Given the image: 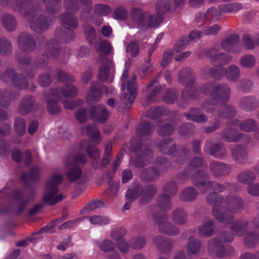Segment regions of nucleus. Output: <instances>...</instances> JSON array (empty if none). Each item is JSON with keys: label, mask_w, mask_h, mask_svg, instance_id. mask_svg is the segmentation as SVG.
Instances as JSON below:
<instances>
[{"label": "nucleus", "mask_w": 259, "mask_h": 259, "mask_svg": "<svg viewBox=\"0 0 259 259\" xmlns=\"http://www.w3.org/2000/svg\"><path fill=\"white\" fill-rule=\"evenodd\" d=\"M231 155L232 158L240 164L245 163L248 159L247 150L241 145H236L232 148Z\"/></svg>", "instance_id": "393cba45"}, {"label": "nucleus", "mask_w": 259, "mask_h": 259, "mask_svg": "<svg viewBox=\"0 0 259 259\" xmlns=\"http://www.w3.org/2000/svg\"><path fill=\"white\" fill-rule=\"evenodd\" d=\"M92 119L102 123L107 122L109 117V112L107 107L102 104L94 105L89 110Z\"/></svg>", "instance_id": "f8f14e48"}, {"label": "nucleus", "mask_w": 259, "mask_h": 259, "mask_svg": "<svg viewBox=\"0 0 259 259\" xmlns=\"http://www.w3.org/2000/svg\"><path fill=\"white\" fill-rule=\"evenodd\" d=\"M152 151L145 148L134 158H132L131 163L136 168H142L150 163V159L153 157Z\"/></svg>", "instance_id": "4468645a"}, {"label": "nucleus", "mask_w": 259, "mask_h": 259, "mask_svg": "<svg viewBox=\"0 0 259 259\" xmlns=\"http://www.w3.org/2000/svg\"><path fill=\"white\" fill-rule=\"evenodd\" d=\"M198 196L197 191L192 187H188L184 189L180 195L182 201H191L194 200Z\"/></svg>", "instance_id": "603ef678"}, {"label": "nucleus", "mask_w": 259, "mask_h": 259, "mask_svg": "<svg viewBox=\"0 0 259 259\" xmlns=\"http://www.w3.org/2000/svg\"><path fill=\"white\" fill-rule=\"evenodd\" d=\"M45 50L47 52L48 55L53 56L54 58H56L59 55H62L64 57H68L70 53L69 49L66 48L63 51L58 45L52 44H47Z\"/></svg>", "instance_id": "ea45409f"}, {"label": "nucleus", "mask_w": 259, "mask_h": 259, "mask_svg": "<svg viewBox=\"0 0 259 259\" xmlns=\"http://www.w3.org/2000/svg\"><path fill=\"white\" fill-rule=\"evenodd\" d=\"M39 174V168L36 166L32 167L30 169L28 172L22 173L21 177V182L26 186H28L30 182L34 181L38 179Z\"/></svg>", "instance_id": "a19ab883"}, {"label": "nucleus", "mask_w": 259, "mask_h": 259, "mask_svg": "<svg viewBox=\"0 0 259 259\" xmlns=\"http://www.w3.org/2000/svg\"><path fill=\"white\" fill-rule=\"evenodd\" d=\"M79 148L82 150L84 149L91 159L97 160L100 158V153L99 150L95 146L89 144L88 141H82L80 143Z\"/></svg>", "instance_id": "58836bf2"}, {"label": "nucleus", "mask_w": 259, "mask_h": 259, "mask_svg": "<svg viewBox=\"0 0 259 259\" xmlns=\"http://www.w3.org/2000/svg\"><path fill=\"white\" fill-rule=\"evenodd\" d=\"M110 61L108 60L99 68L98 77L99 80L102 82H105L108 80L110 69Z\"/></svg>", "instance_id": "680f3d73"}, {"label": "nucleus", "mask_w": 259, "mask_h": 259, "mask_svg": "<svg viewBox=\"0 0 259 259\" xmlns=\"http://www.w3.org/2000/svg\"><path fill=\"white\" fill-rule=\"evenodd\" d=\"M225 74L226 78L230 81L236 82L240 77V70L235 65H230L225 70Z\"/></svg>", "instance_id": "09e8293b"}, {"label": "nucleus", "mask_w": 259, "mask_h": 259, "mask_svg": "<svg viewBox=\"0 0 259 259\" xmlns=\"http://www.w3.org/2000/svg\"><path fill=\"white\" fill-rule=\"evenodd\" d=\"M104 203L100 200H95L87 203L80 210V214H85L95 210L96 209L103 207Z\"/></svg>", "instance_id": "864d4df0"}, {"label": "nucleus", "mask_w": 259, "mask_h": 259, "mask_svg": "<svg viewBox=\"0 0 259 259\" xmlns=\"http://www.w3.org/2000/svg\"><path fill=\"white\" fill-rule=\"evenodd\" d=\"M153 241L157 249L163 253H169L172 248L173 242L169 239L158 236L153 238Z\"/></svg>", "instance_id": "bb28decb"}, {"label": "nucleus", "mask_w": 259, "mask_h": 259, "mask_svg": "<svg viewBox=\"0 0 259 259\" xmlns=\"http://www.w3.org/2000/svg\"><path fill=\"white\" fill-rule=\"evenodd\" d=\"M131 18L133 21L140 29L146 27L148 14L139 8L134 7L131 10Z\"/></svg>", "instance_id": "412c9836"}, {"label": "nucleus", "mask_w": 259, "mask_h": 259, "mask_svg": "<svg viewBox=\"0 0 259 259\" xmlns=\"http://www.w3.org/2000/svg\"><path fill=\"white\" fill-rule=\"evenodd\" d=\"M237 111L232 105H226L220 107L217 111L218 116L221 119L230 118L235 116Z\"/></svg>", "instance_id": "e433bc0d"}, {"label": "nucleus", "mask_w": 259, "mask_h": 259, "mask_svg": "<svg viewBox=\"0 0 259 259\" xmlns=\"http://www.w3.org/2000/svg\"><path fill=\"white\" fill-rule=\"evenodd\" d=\"M47 103V109L50 114L55 115L60 113L61 107L56 100L52 98H49Z\"/></svg>", "instance_id": "0e129e2a"}, {"label": "nucleus", "mask_w": 259, "mask_h": 259, "mask_svg": "<svg viewBox=\"0 0 259 259\" xmlns=\"http://www.w3.org/2000/svg\"><path fill=\"white\" fill-rule=\"evenodd\" d=\"M226 203L234 212L242 210L244 206L243 199L236 195L228 196L226 198Z\"/></svg>", "instance_id": "f704fd0d"}, {"label": "nucleus", "mask_w": 259, "mask_h": 259, "mask_svg": "<svg viewBox=\"0 0 259 259\" xmlns=\"http://www.w3.org/2000/svg\"><path fill=\"white\" fill-rule=\"evenodd\" d=\"M178 80L185 87V92L188 96L195 98L197 96L198 89L196 86L197 77L193 70L189 67L181 69L178 73Z\"/></svg>", "instance_id": "7ed1b4c3"}, {"label": "nucleus", "mask_w": 259, "mask_h": 259, "mask_svg": "<svg viewBox=\"0 0 259 259\" xmlns=\"http://www.w3.org/2000/svg\"><path fill=\"white\" fill-rule=\"evenodd\" d=\"M234 237L232 232L230 231L221 232L218 235L210 239L207 243V250L209 254L213 253L214 251V247H222V244L230 243L234 240Z\"/></svg>", "instance_id": "9d476101"}, {"label": "nucleus", "mask_w": 259, "mask_h": 259, "mask_svg": "<svg viewBox=\"0 0 259 259\" xmlns=\"http://www.w3.org/2000/svg\"><path fill=\"white\" fill-rule=\"evenodd\" d=\"M151 217L156 225L159 227H172L171 223L167 220L166 215H163L159 212H154Z\"/></svg>", "instance_id": "5fc2aeb1"}, {"label": "nucleus", "mask_w": 259, "mask_h": 259, "mask_svg": "<svg viewBox=\"0 0 259 259\" xmlns=\"http://www.w3.org/2000/svg\"><path fill=\"white\" fill-rule=\"evenodd\" d=\"M202 243L200 240L193 237H190L188 239L186 252L188 255H197L200 251Z\"/></svg>", "instance_id": "2f4dec72"}, {"label": "nucleus", "mask_w": 259, "mask_h": 259, "mask_svg": "<svg viewBox=\"0 0 259 259\" xmlns=\"http://www.w3.org/2000/svg\"><path fill=\"white\" fill-rule=\"evenodd\" d=\"M239 40V36L238 34H231L222 41L221 46L224 50L237 54L240 53L242 50L241 46H236Z\"/></svg>", "instance_id": "2eb2a0df"}, {"label": "nucleus", "mask_w": 259, "mask_h": 259, "mask_svg": "<svg viewBox=\"0 0 259 259\" xmlns=\"http://www.w3.org/2000/svg\"><path fill=\"white\" fill-rule=\"evenodd\" d=\"M256 179V176L254 172L246 169L242 171L237 176L238 182L244 185H250Z\"/></svg>", "instance_id": "a18cd8bd"}, {"label": "nucleus", "mask_w": 259, "mask_h": 259, "mask_svg": "<svg viewBox=\"0 0 259 259\" xmlns=\"http://www.w3.org/2000/svg\"><path fill=\"white\" fill-rule=\"evenodd\" d=\"M157 147L162 153L168 155L174 153L176 150V144L171 138L162 139L159 141Z\"/></svg>", "instance_id": "cd10ccee"}, {"label": "nucleus", "mask_w": 259, "mask_h": 259, "mask_svg": "<svg viewBox=\"0 0 259 259\" xmlns=\"http://www.w3.org/2000/svg\"><path fill=\"white\" fill-rule=\"evenodd\" d=\"M212 214L219 222L229 225L233 223L234 215L232 210L228 207H223L221 209L213 207Z\"/></svg>", "instance_id": "f3484780"}, {"label": "nucleus", "mask_w": 259, "mask_h": 259, "mask_svg": "<svg viewBox=\"0 0 259 259\" xmlns=\"http://www.w3.org/2000/svg\"><path fill=\"white\" fill-rule=\"evenodd\" d=\"M171 220L178 225H185L188 221V214L183 208H176L171 212Z\"/></svg>", "instance_id": "7c9ffc66"}, {"label": "nucleus", "mask_w": 259, "mask_h": 259, "mask_svg": "<svg viewBox=\"0 0 259 259\" xmlns=\"http://www.w3.org/2000/svg\"><path fill=\"white\" fill-rule=\"evenodd\" d=\"M203 167H207L206 162L203 157L202 156H195L191 159L188 165L182 170V172H188V170H196Z\"/></svg>", "instance_id": "72a5a7b5"}, {"label": "nucleus", "mask_w": 259, "mask_h": 259, "mask_svg": "<svg viewBox=\"0 0 259 259\" xmlns=\"http://www.w3.org/2000/svg\"><path fill=\"white\" fill-rule=\"evenodd\" d=\"M61 2L62 0H42L45 12L48 16L41 14L34 17L38 10H41L37 7V12L34 16L27 18H31L29 22L30 29L36 33H42L49 30L54 21V16L62 10Z\"/></svg>", "instance_id": "f257e3e1"}, {"label": "nucleus", "mask_w": 259, "mask_h": 259, "mask_svg": "<svg viewBox=\"0 0 259 259\" xmlns=\"http://www.w3.org/2000/svg\"><path fill=\"white\" fill-rule=\"evenodd\" d=\"M178 97V93L175 90L167 89L162 97V100L167 104H172L177 100Z\"/></svg>", "instance_id": "69168bd1"}, {"label": "nucleus", "mask_w": 259, "mask_h": 259, "mask_svg": "<svg viewBox=\"0 0 259 259\" xmlns=\"http://www.w3.org/2000/svg\"><path fill=\"white\" fill-rule=\"evenodd\" d=\"M26 124L25 120L21 117H17L15 119L14 128L16 134L22 136L26 133Z\"/></svg>", "instance_id": "338daca9"}, {"label": "nucleus", "mask_w": 259, "mask_h": 259, "mask_svg": "<svg viewBox=\"0 0 259 259\" xmlns=\"http://www.w3.org/2000/svg\"><path fill=\"white\" fill-rule=\"evenodd\" d=\"M221 16V11H219V9L214 7H210L206 10L204 15H203L204 23L216 22L220 19Z\"/></svg>", "instance_id": "79ce46f5"}, {"label": "nucleus", "mask_w": 259, "mask_h": 259, "mask_svg": "<svg viewBox=\"0 0 259 259\" xmlns=\"http://www.w3.org/2000/svg\"><path fill=\"white\" fill-rule=\"evenodd\" d=\"M35 107V100L33 96L26 95L24 97L19 105V112L21 114H27Z\"/></svg>", "instance_id": "c85d7f7f"}, {"label": "nucleus", "mask_w": 259, "mask_h": 259, "mask_svg": "<svg viewBox=\"0 0 259 259\" xmlns=\"http://www.w3.org/2000/svg\"><path fill=\"white\" fill-rule=\"evenodd\" d=\"M35 190L28 187V190L16 191L13 192L14 199L18 202V206L15 211L16 214L19 215L24 211L27 205L34 198Z\"/></svg>", "instance_id": "20e7f679"}, {"label": "nucleus", "mask_w": 259, "mask_h": 259, "mask_svg": "<svg viewBox=\"0 0 259 259\" xmlns=\"http://www.w3.org/2000/svg\"><path fill=\"white\" fill-rule=\"evenodd\" d=\"M126 90L128 93H124L121 97V99L125 101V107L127 109H130L138 94L137 85L135 82L133 81H127Z\"/></svg>", "instance_id": "aec40b11"}, {"label": "nucleus", "mask_w": 259, "mask_h": 259, "mask_svg": "<svg viewBox=\"0 0 259 259\" xmlns=\"http://www.w3.org/2000/svg\"><path fill=\"white\" fill-rule=\"evenodd\" d=\"M188 170V172H181L182 178H190L193 185L197 187H207L208 182L209 181V174L208 171L203 169Z\"/></svg>", "instance_id": "0eeeda50"}, {"label": "nucleus", "mask_w": 259, "mask_h": 259, "mask_svg": "<svg viewBox=\"0 0 259 259\" xmlns=\"http://www.w3.org/2000/svg\"><path fill=\"white\" fill-rule=\"evenodd\" d=\"M244 245L248 248H253L259 243V235L255 232L249 231L243 239Z\"/></svg>", "instance_id": "37998d69"}, {"label": "nucleus", "mask_w": 259, "mask_h": 259, "mask_svg": "<svg viewBox=\"0 0 259 259\" xmlns=\"http://www.w3.org/2000/svg\"><path fill=\"white\" fill-rule=\"evenodd\" d=\"M207 203L212 206H219L223 203L224 198L216 192H211L207 194L206 197Z\"/></svg>", "instance_id": "3c124183"}, {"label": "nucleus", "mask_w": 259, "mask_h": 259, "mask_svg": "<svg viewBox=\"0 0 259 259\" xmlns=\"http://www.w3.org/2000/svg\"><path fill=\"white\" fill-rule=\"evenodd\" d=\"M13 47L10 41L6 37H0V54L8 56L12 54Z\"/></svg>", "instance_id": "4d7b16f0"}, {"label": "nucleus", "mask_w": 259, "mask_h": 259, "mask_svg": "<svg viewBox=\"0 0 259 259\" xmlns=\"http://www.w3.org/2000/svg\"><path fill=\"white\" fill-rule=\"evenodd\" d=\"M253 87V81L248 78H242L237 83L236 89L238 91L243 93L250 92Z\"/></svg>", "instance_id": "bf43d9fd"}, {"label": "nucleus", "mask_w": 259, "mask_h": 259, "mask_svg": "<svg viewBox=\"0 0 259 259\" xmlns=\"http://www.w3.org/2000/svg\"><path fill=\"white\" fill-rule=\"evenodd\" d=\"M240 65L245 68H252L256 63L255 57L250 54L242 56L239 60Z\"/></svg>", "instance_id": "052dcab7"}, {"label": "nucleus", "mask_w": 259, "mask_h": 259, "mask_svg": "<svg viewBox=\"0 0 259 259\" xmlns=\"http://www.w3.org/2000/svg\"><path fill=\"white\" fill-rule=\"evenodd\" d=\"M70 165L68 168V171L66 174L67 179L70 182H74L78 180L82 174V170L77 165H73L72 163H69L67 166Z\"/></svg>", "instance_id": "c03bdc74"}, {"label": "nucleus", "mask_w": 259, "mask_h": 259, "mask_svg": "<svg viewBox=\"0 0 259 259\" xmlns=\"http://www.w3.org/2000/svg\"><path fill=\"white\" fill-rule=\"evenodd\" d=\"M55 36L60 42H68L75 38V33L70 29L66 30L59 27L55 31Z\"/></svg>", "instance_id": "c756f323"}, {"label": "nucleus", "mask_w": 259, "mask_h": 259, "mask_svg": "<svg viewBox=\"0 0 259 259\" xmlns=\"http://www.w3.org/2000/svg\"><path fill=\"white\" fill-rule=\"evenodd\" d=\"M62 222V218L59 217L51 221L46 227H56L58 225H59V227H69L71 226H83L88 224V219L83 217L74 220L67 221L60 224Z\"/></svg>", "instance_id": "b1692460"}, {"label": "nucleus", "mask_w": 259, "mask_h": 259, "mask_svg": "<svg viewBox=\"0 0 259 259\" xmlns=\"http://www.w3.org/2000/svg\"><path fill=\"white\" fill-rule=\"evenodd\" d=\"M108 92V89L106 85L99 84L97 81H93L91 83L90 89L88 92L89 100L94 102L98 101L102 94Z\"/></svg>", "instance_id": "4be33fe9"}, {"label": "nucleus", "mask_w": 259, "mask_h": 259, "mask_svg": "<svg viewBox=\"0 0 259 259\" xmlns=\"http://www.w3.org/2000/svg\"><path fill=\"white\" fill-rule=\"evenodd\" d=\"M140 188V184L138 183H134L133 187L131 189H128L126 191L125 196L126 200H129L132 202L135 201L139 196Z\"/></svg>", "instance_id": "6e6d98bb"}, {"label": "nucleus", "mask_w": 259, "mask_h": 259, "mask_svg": "<svg viewBox=\"0 0 259 259\" xmlns=\"http://www.w3.org/2000/svg\"><path fill=\"white\" fill-rule=\"evenodd\" d=\"M2 23L4 27L8 31H12L16 29L17 21L15 18L11 14H4L2 18Z\"/></svg>", "instance_id": "de8ad7c7"}, {"label": "nucleus", "mask_w": 259, "mask_h": 259, "mask_svg": "<svg viewBox=\"0 0 259 259\" xmlns=\"http://www.w3.org/2000/svg\"><path fill=\"white\" fill-rule=\"evenodd\" d=\"M185 116L190 120L199 123H204L207 121V117L202 114L197 108L191 109L188 113H184Z\"/></svg>", "instance_id": "c9c22d12"}, {"label": "nucleus", "mask_w": 259, "mask_h": 259, "mask_svg": "<svg viewBox=\"0 0 259 259\" xmlns=\"http://www.w3.org/2000/svg\"><path fill=\"white\" fill-rule=\"evenodd\" d=\"M157 207L163 212H167L172 207V203L169 195L164 193L159 194L156 198Z\"/></svg>", "instance_id": "a878e982"}, {"label": "nucleus", "mask_w": 259, "mask_h": 259, "mask_svg": "<svg viewBox=\"0 0 259 259\" xmlns=\"http://www.w3.org/2000/svg\"><path fill=\"white\" fill-rule=\"evenodd\" d=\"M204 153L215 158L225 159L228 155V150L222 143H212L206 141L203 147Z\"/></svg>", "instance_id": "1a4fd4ad"}, {"label": "nucleus", "mask_w": 259, "mask_h": 259, "mask_svg": "<svg viewBox=\"0 0 259 259\" xmlns=\"http://www.w3.org/2000/svg\"><path fill=\"white\" fill-rule=\"evenodd\" d=\"M208 167L210 174L214 178L226 177L231 170L230 165L220 161L210 162Z\"/></svg>", "instance_id": "ddd939ff"}, {"label": "nucleus", "mask_w": 259, "mask_h": 259, "mask_svg": "<svg viewBox=\"0 0 259 259\" xmlns=\"http://www.w3.org/2000/svg\"><path fill=\"white\" fill-rule=\"evenodd\" d=\"M1 78L4 82L11 81L12 84L20 90H26L28 87L27 77L22 73H18L12 68L6 69L1 75Z\"/></svg>", "instance_id": "423d86ee"}, {"label": "nucleus", "mask_w": 259, "mask_h": 259, "mask_svg": "<svg viewBox=\"0 0 259 259\" xmlns=\"http://www.w3.org/2000/svg\"><path fill=\"white\" fill-rule=\"evenodd\" d=\"M63 4L66 12L72 14H76L79 10V4L77 0H64Z\"/></svg>", "instance_id": "774afa93"}, {"label": "nucleus", "mask_w": 259, "mask_h": 259, "mask_svg": "<svg viewBox=\"0 0 259 259\" xmlns=\"http://www.w3.org/2000/svg\"><path fill=\"white\" fill-rule=\"evenodd\" d=\"M62 180V176L59 174L54 175L48 179L42 197L44 203L52 206L63 200L64 196L62 194H60L54 198L59 191L58 187Z\"/></svg>", "instance_id": "f03ea898"}, {"label": "nucleus", "mask_w": 259, "mask_h": 259, "mask_svg": "<svg viewBox=\"0 0 259 259\" xmlns=\"http://www.w3.org/2000/svg\"><path fill=\"white\" fill-rule=\"evenodd\" d=\"M230 94L229 86L222 83L213 87L210 93V97L215 104L225 105L229 101Z\"/></svg>", "instance_id": "6e6552de"}, {"label": "nucleus", "mask_w": 259, "mask_h": 259, "mask_svg": "<svg viewBox=\"0 0 259 259\" xmlns=\"http://www.w3.org/2000/svg\"><path fill=\"white\" fill-rule=\"evenodd\" d=\"M173 156L174 160L178 164H183L187 156L191 153V151L185 146H182L177 151Z\"/></svg>", "instance_id": "49530a36"}, {"label": "nucleus", "mask_w": 259, "mask_h": 259, "mask_svg": "<svg viewBox=\"0 0 259 259\" xmlns=\"http://www.w3.org/2000/svg\"><path fill=\"white\" fill-rule=\"evenodd\" d=\"M51 73L54 78H57L60 82L72 83L74 81V77L70 74L63 71L62 70L55 68L51 69Z\"/></svg>", "instance_id": "4c0bfd02"}, {"label": "nucleus", "mask_w": 259, "mask_h": 259, "mask_svg": "<svg viewBox=\"0 0 259 259\" xmlns=\"http://www.w3.org/2000/svg\"><path fill=\"white\" fill-rule=\"evenodd\" d=\"M157 188L153 184H148L143 187L141 185L139 196H141L139 200L141 205H146L151 202L152 198L157 193Z\"/></svg>", "instance_id": "a211bd4d"}, {"label": "nucleus", "mask_w": 259, "mask_h": 259, "mask_svg": "<svg viewBox=\"0 0 259 259\" xmlns=\"http://www.w3.org/2000/svg\"><path fill=\"white\" fill-rule=\"evenodd\" d=\"M257 127V123L255 120L248 118L244 120L239 124L240 129L245 132H250L255 130Z\"/></svg>", "instance_id": "e2e57ef3"}, {"label": "nucleus", "mask_w": 259, "mask_h": 259, "mask_svg": "<svg viewBox=\"0 0 259 259\" xmlns=\"http://www.w3.org/2000/svg\"><path fill=\"white\" fill-rule=\"evenodd\" d=\"M73 14L68 12H63L60 16L61 24L63 27L67 29L72 27L74 29L77 28L78 21L77 18L73 16Z\"/></svg>", "instance_id": "473e14b6"}, {"label": "nucleus", "mask_w": 259, "mask_h": 259, "mask_svg": "<svg viewBox=\"0 0 259 259\" xmlns=\"http://www.w3.org/2000/svg\"><path fill=\"white\" fill-rule=\"evenodd\" d=\"M259 102L254 96H246L241 97L238 101V106L242 110L251 112L258 107Z\"/></svg>", "instance_id": "5701e85b"}, {"label": "nucleus", "mask_w": 259, "mask_h": 259, "mask_svg": "<svg viewBox=\"0 0 259 259\" xmlns=\"http://www.w3.org/2000/svg\"><path fill=\"white\" fill-rule=\"evenodd\" d=\"M152 133V126L148 121L141 122L137 128V136L140 138L144 136H151Z\"/></svg>", "instance_id": "8fccbe9b"}, {"label": "nucleus", "mask_w": 259, "mask_h": 259, "mask_svg": "<svg viewBox=\"0 0 259 259\" xmlns=\"http://www.w3.org/2000/svg\"><path fill=\"white\" fill-rule=\"evenodd\" d=\"M14 10L18 12L24 18L30 17L37 12V6L33 0H10V5Z\"/></svg>", "instance_id": "39448f33"}, {"label": "nucleus", "mask_w": 259, "mask_h": 259, "mask_svg": "<svg viewBox=\"0 0 259 259\" xmlns=\"http://www.w3.org/2000/svg\"><path fill=\"white\" fill-rule=\"evenodd\" d=\"M61 94L66 98H74L78 94L77 88L71 83H66L60 90Z\"/></svg>", "instance_id": "13d9d810"}, {"label": "nucleus", "mask_w": 259, "mask_h": 259, "mask_svg": "<svg viewBox=\"0 0 259 259\" xmlns=\"http://www.w3.org/2000/svg\"><path fill=\"white\" fill-rule=\"evenodd\" d=\"M160 177V170L155 166H151L143 169L140 174V179L145 183H151Z\"/></svg>", "instance_id": "6ab92c4d"}, {"label": "nucleus", "mask_w": 259, "mask_h": 259, "mask_svg": "<svg viewBox=\"0 0 259 259\" xmlns=\"http://www.w3.org/2000/svg\"><path fill=\"white\" fill-rule=\"evenodd\" d=\"M17 42L20 50L24 53H32L36 49V41L34 36L27 32H21L17 37Z\"/></svg>", "instance_id": "9b49d317"}, {"label": "nucleus", "mask_w": 259, "mask_h": 259, "mask_svg": "<svg viewBox=\"0 0 259 259\" xmlns=\"http://www.w3.org/2000/svg\"><path fill=\"white\" fill-rule=\"evenodd\" d=\"M220 135L224 141L228 143H237L243 137H247V134L239 132L232 127H226L220 132Z\"/></svg>", "instance_id": "dca6fc26"}]
</instances>
